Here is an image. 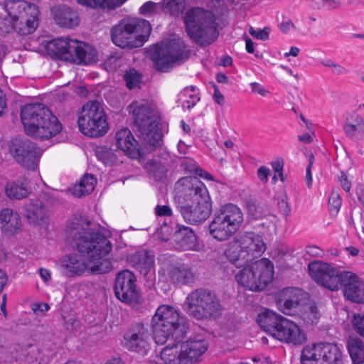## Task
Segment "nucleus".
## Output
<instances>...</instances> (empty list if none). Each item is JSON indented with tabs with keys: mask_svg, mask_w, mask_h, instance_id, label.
I'll list each match as a JSON object with an SVG mask.
<instances>
[{
	"mask_svg": "<svg viewBox=\"0 0 364 364\" xmlns=\"http://www.w3.org/2000/svg\"><path fill=\"white\" fill-rule=\"evenodd\" d=\"M68 237L73 239L80 254L73 253L60 259V266L68 277L82 275L90 262L97 263L90 267L93 273L105 274L112 268L111 262L100 261L109 253L112 245L96 224L82 215L74 216L68 225Z\"/></svg>",
	"mask_w": 364,
	"mask_h": 364,
	"instance_id": "obj_1",
	"label": "nucleus"
},
{
	"mask_svg": "<svg viewBox=\"0 0 364 364\" xmlns=\"http://www.w3.org/2000/svg\"><path fill=\"white\" fill-rule=\"evenodd\" d=\"M177 208L191 225L205 222L212 211V201L205 186L196 177H183L176 183Z\"/></svg>",
	"mask_w": 364,
	"mask_h": 364,
	"instance_id": "obj_2",
	"label": "nucleus"
},
{
	"mask_svg": "<svg viewBox=\"0 0 364 364\" xmlns=\"http://www.w3.org/2000/svg\"><path fill=\"white\" fill-rule=\"evenodd\" d=\"M1 5L8 16H0L1 34L15 31L26 36L37 29L40 14L37 5L25 0H4Z\"/></svg>",
	"mask_w": 364,
	"mask_h": 364,
	"instance_id": "obj_3",
	"label": "nucleus"
},
{
	"mask_svg": "<svg viewBox=\"0 0 364 364\" xmlns=\"http://www.w3.org/2000/svg\"><path fill=\"white\" fill-rule=\"evenodd\" d=\"M21 119L26 134L40 140L50 139L63 129L57 117L43 103L24 105L21 111Z\"/></svg>",
	"mask_w": 364,
	"mask_h": 364,
	"instance_id": "obj_4",
	"label": "nucleus"
},
{
	"mask_svg": "<svg viewBox=\"0 0 364 364\" xmlns=\"http://www.w3.org/2000/svg\"><path fill=\"white\" fill-rule=\"evenodd\" d=\"M188 328L186 318L170 305L159 306L151 318L153 338L158 345H164L168 340L181 342Z\"/></svg>",
	"mask_w": 364,
	"mask_h": 364,
	"instance_id": "obj_5",
	"label": "nucleus"
},
{
	"mask_svg": "<svg viewBox=\"0 0 364 364\" xmlns=\"http://www.w3.org/2000/svg\"><path fill=\"white\" fill-rule=\"evenodd\" d=\"M151 32L150 23L141 18L121 19L110 30L112 43L122 49L132 50L143 46Z\"/></svg>",
	"mask_w": 364,
	"mask_h": 364,
	"instance_id": "obj_6",
	"label": "nucleus"
},
{
	"mask_svg": "<svg viewBox=\"0 0 364 364\" xmlns=\"http://www.w3.org/2000/svg\"><path fill=\"white\" fill-rule=\"evenodd\" d=\"M187 34L200 46L211 44L218 36V23L213 14L200 7H193L183 16Z\"/></svg>",
	"mask_w": 364,
	"mask_h": 364,
	"instance_id": "obj_7",
	"label": "nucleus"
},
{
	"mask_svg": "<svg viewBox=\"0 0 364 364\" xmlns=\"http://www.w3.org/2000/svg\"><path fill=\"white\" fill-rule=\"evenodd\" d=\"M258 322L264 331L281 342L300 346L306 341V333L296 323L273 311L259 315Z\"/></svg>",
	"mask_w": 364,
	"mask_h": 364,
	"instance_id": "obj_8",
	"label": "nucleus"
},
{
	"mask_svg": "<svg viewBox=\"0 0 364 364\" xmlns=\"http://www.w3.org/2000/svg\"><path fill=\"white\" fill-rule=\"evenodd\" d=\"M129 112L134 117V129L145 144L156 147L161 145L162 132L159 127V117L148 105L132 102Z\"/></svg>",
	"mask_w": 364,
	"mask_h": 364,
	"instance_id": "obj_9",
	"label": "nucleus"
},
{
	"mask_svg": "<svg viewBox=\"0 0 364 364\" xmlns=\"http://www.w3.org/2000/svg\"><path fill=\"white\" fill-rule=\"evenodd\" d=\"M265 250L266 245L262 236L252 232H246L227 244L225 255L231 263L241 267L260 257Z\"/></svg>",
	"mask_w": 364,
	"mask_h": 364,
	"instance_id": "obj_10",
	"label": "nucleus"
},
{
	"mask_svg": "<svg viewBox=\"0 0 364 364\" xmlns=\"http://www.w3.org/2000/svg\"><path fill=\"white\" fill-rule=\"evenodd\" d=\"M184 311L196 320H209L219 317L223 307L219 298L207 289H197L190 293L184 303Z\"/></svg>",
	"mask_w": 364,
	"mask_h": 364,
	"instance_id": "obj_11",
	"label": "nucleus"
},
{
	"mask_svg": "<svg viewBox=\"0 0 364 364\" xmlns=\"http://www.w3.org/2000/svg\"><path fill=\"white\" fill-rule=\"evenodd\" d=\"M190 50L180 38L166 43L156 44L149 51V57L154 68L161 73L170 71L176 64H181L190 57Z\"/></svg>",
	"mask_w": 364,
	"mask_h": 364,
	"instance_id": "obj_12",
	"label": "nucleus"
},
{
	"mask_svg": "<svg viewBox=\"0 0 364 364\" xmlns=\"http://www.w3.org/2000/svg\"><path fill=\"white\" fill-rule=\"evenodd\" d=\"M243 220V213L237 205L225 204L214 213L209 233L218 241L227 240L240 229Z\"/></svg>",
	"mask_w": 364,
	"mask_h": 364,
	"instance_id": "obj_13",
	"label": "nucleus"
},
{
	"mask_svg": "<svg viewBox=\"0 0 364 364\" xmlns=\"http://www.w3.org/2000/svg\"><path fill=\"white\" fill-rule=\"evenodd\" d=\"M273 263L267 258H262L240 269L235 274L237 284L247 290L259 291L272 281Z\"/></svg>",
	"mask_w": 364,
	"mask_h": 364,
	"instance_id": "obj_14",
	"label": "nucleus"
},
{
	"mask_svg": "<svg viewBox=\"0 0 364 364\" xmlns=\"http://www.w3.org/2000/svg\"><path fill=\"white\" fill-rule=\"evenodd\" d=\"M77 124L80 131L90 137H100L109 129L107 114L102 103L97 100L87 102L82 107Z\"/></svg>",
	"mask_w": 364,
	"mask_h": 364,
	"instance_id": "obj_15",
	"label": "nucleus"
},
{
	"mask_svg": "<svg viewBox=\"0 0 364 364\" xmlns=\"http://www.w3.org/2000/svg\"><path fill=\"white\" fill-rule=\"evenodd\" d=\"M10 153L16 161L27 170L35 171L41 156V149L28 139H15L10 144Z\"/></svg>",
	"mask_w": 364,
	"mask_h": 364,
	"instance_id": "obj_16",
	"label": "nucleus"
},
{
	"mask_svg": "<svg viewBox=\"0 0 364 364\" xmlns=\"http://www.w3.org/2000/svg\"><path fill=\"white\" fill-rule=\"evenodd\" d=\"M136 281L135 275L128 269L118 273L114 287L116 297L129 304H139L141 296L136 290Z\"/></svg>",
	"mask_w": 364,
	"mask_h": 364,
	"instance_id": "obj_17",
	"label": "nucleus"
},
{
	"mask_svg": "<svg viewBox=\"0 0 364 364\" xmlns=\"http://www.w3.org/2000/svg\"><path fill=\"white\" fill-rule=\"evenodd\" d=\"M340 272L341 270L321 261H314L309 264V273L312 279L331 291L338 290Z\"/></svg>",
	"mask_w": 364,
	"mask_h": 364,
	"instance_id": "obj_18",
	"label": "nucleus"
},
{
	"mask_svg": "<svg viewBox=\"0 0 364 364\" xmlns=\"http://www.w3.org/2000/svg\"><path fill=\"white\" fill-rule=\"evenodd\" d=\"M125 345L129 350L142 352L149 346V333L141 323H135L129 328L124 336Z\"/></svg>",
	"mask_w": 364,
	"mask_h": 364,
	"instance_id": "obj_19",
	"label": "nucleus"
},
{
	"mask_svg": "<svg viewBox=\"0 0 364 364\" xmlns=\"http://www.w3.org/2000/svg\"><path fill=\"white\" fill-rule=\"evenodd\" d=\"M185 364L196 362L208 349L207 341L200 336L190 338L188 341L179 343Z\"/></svg>",
	"mask_w": 364,
	"mask_h": 364,
	"instance_id": "obj_20",
	"label": "nucleus"
},
{
	"mask_svg": "<svg viewBox=\"0 0 364 364\" xmlns=\"http://www.w3.org/2000/svg\"><path fill=\"white\" fill-rule=\"evenodd\" d=\"M164 270L167 281L176 286L186 285L195 280V274L192 268L185 264L171 263Z\"/></svg>",
	"mask_w": 364,
	"mask_h": 364,
	"instance_id": "obj_21",
	"label": "nucleus"
},
{
	"mask_svg": "<svg viewBox=\"0 0 364 364\" xmlns=\"http://www.w3.org/2000/svg\"><path fill=\"white\" fill-rule=\"evenodd\" d=\"M50 12L55 23L60 27L73 28L80 23L78 12L66 4L54 6Z\"/></svg>",
	"mask_w": 364,
	"mask_h": 364,
	"instance_id": "obj_22",
	"label": "nucleus"
},
{
	"mask_svg": "<svg viewBox=\"0 0 364 364\" xmlns=\"http://www.w3.org/2000/svg\"><path fill=\"white\" fill-rule=\"evenodd\" d=\"M71 45L73 59H69L68 62L78 65H88L97 61V51L90 45L76 40L71 41Z\"/></svg>",
	"mask_w": 364,
	"mask_h": 364,
	"instance_id": "obj_23",
	"label": "nucleus"
},
{
	"mask_svg": "<svg viewBox=\"0 0 364 364\" xmlns=\"http://www.w3.org/2000/svg\"><path fill=\"white\" fill-rule=\"evenodd\" d=\"M24 214L28 222L33 225L46 223L48 219V209L39 199H32L24 205Z\"/></svg>",
	"mask_w": 364,
	"mask_h": 364,
	"instance_id": "obj_24",
	"label": "nucleus"
},
{
	"mask_svg": "<svg viewBox=\"0 0 364 364\" xmlns=\"http://www.w3.org/2000/svg\"><path fill=\"white\" fill-rule=\"evenodd\" d=\"M173 237L178 250H194L198 246L196 235L191 228L177 225Z\"/></svg>",
	"mask_w": 364,
	"mask_h": 364,
	"instance_id": "obj_25",
	"label": "nucleus"
},
{
	"mask_svg": "<svg viewBox=\"0 0 364 364\" xmlns=\"http://www.w3.org/2000/svg\"><path fill=\"white\" fill-rule=\"evenodd\" d=\"M117 146L132 158L140 155V146L128 128L119 130L115 135Z\"/></svg>",
	"mask_w": 364,
	"mask_h": 364,
	"instance_id": "obj_26",
	"label": "nucleus"
},
{
	"mask_svg": "<svg viewBox=\"0 0 364 364\" xmlns=\"http://www.w3.org/2000/svg\"><path fill=\"white\" fill-rule=\"evenodd\" d=\"M71 41L73 39L58 38L47 43L46 49L50 55L69 61L71 57Z\"/></svg>",
	"mask_w": 364,
	"mask_h": 364,
	"instance_id": "obj_27",
	"label": "nucleus"
},
{
	"mask_svg": "<svg viewBox=\"0 0 364 364\" xmlns=\"http://www.w3.org/2000/svg\"><path fill=\"white\" fill-rule=\"evenodd\" d=\"M130 262L141 274L146 277L154 269V257L150 252L141 250L130 257Z\"/></svg>",
	"mask_w": 364,
	"mask_h": 364,
	"instance_id": "obj_28",
	"label": "nucleus"
},
{
	"mask_svg": "<svg viewBox=\"0 0 364 364\" xmlns=\"http://www.w3.org/2000/svg\"><path fill=\"white\" fill-rule=\"evenodd\" d=\"M0 223L2 230L9 234L14 235L21 228L19 214L10 208H4L0 212Z\"/></svg>",
	"mask_w": 364,
	"mask_h": 364,
	"instance_id": "obj_29",
	"label": "nucleus"
},
{
	"mask_svg": "<svg viewBox=\"0 0 364 364\" xmlns=\"http://www.w3.org/2000/svg\"><path fill=\"white\" fill-rule=\"evenodd\" d=\"M326 343L306 346L301 351V364H320Z\"/></svg>",
	"mask_w": 364,
	"mask_h": 364,
	"instance_id": "obj_30",
	"label": "nucleus"
},
{
	"mask_svg": "<svg viewBox=\"0 0 364 364\" xmlns=\"http://www.w3.org/2000/svg\"><path fill=\"white\" fill-rule=\"evenodd\" d=\"M172 343H169L161 351V358L165 364H185L183 362V355L179 347L181 342L170 340Z\"/></svg>",
	"mask_w": 364,
	"mask_h": 364,
	"instance_id": "obj_31",
	"label": "nucleus"
},
{
	"mask_svg": "<svg viewBox=\"0 0 364 364\" xmlns=\"http://www.w3.org/2000/svg\"><path fill=\"white\" fill-rule=\"evenodd\" d=\"M127 0H76L77 4L87 9L102 11H112L122 4Z\"/></svg>",
	"mask_w": 364,
	"mask_h": 364,
	"instance_id": "obj_32",
	"label": "nucleus"
},
{
	"mask_svg": "<svg viewBox=\"0 0 364 364\" xmlns=\"http://www.w3.org/2000/svg\"><path fill=\"white\" fill-rule=\"evenodd\" d=\"M320 364H344L343 355L337 345L326 343Z\"/></svg>",
	"mask_w": 364,
	"mask_h": 364,
	"instance_id": "obj_33",
	"label": "nucleus"
},
{
	"mask_svg": "<svg viewBox=\"0 0 364 364\" xmlns=\"http://www.w3.org/2000/svg\"><path fill=\"white\" fill-rule=\"evenodd\" d=\"M343 132L350 139H360L364 138V119L355 114L350 122L343 125Z\"/></svg>",
	"mask_w": 364,
	"mask_h": 364,
	"instance_id": "obj_34",
	"label": "nucleus"
},
{
	"mask_svg": "<svg viewBox=\"0 0 364 364\" xmlns=\"http://www.w3.org/2000/svg\"><path fill=\"white\" fill-rule=\"evenodd\" d=\"M6 195L12 200H21L27 198L30 191L26 186L21 181H9L5 187Z\"/></svg>",
	"mask_w": 364,
	"mask_h": 364,
	"instance_id": "obj_35",
	"label": "nucleus"
},
{
	"mask_svg": "<svg viewBox=\"0 0 364 364\" xmlns=\"http://www.w3.org/2000/svg\"><path fill=\"white\" fill-rule=\"evenodd\" d=\"M348 350L353 364L364 363V343L359 339L348 342Z\"/></svg>",
	"mask_w": 364,
	"mask_h": 364,
	"instance_id": "obj_36",
	"label": "nucleus"
},
{
	"mask_svg": "<svg viewBox=\"0 0 364 364\" xmlns=\"http://www.w3.org/2000/svg\"><path fill=\"white\" fill-rule=\"evenodd\" d=\"M186 0H162L161 11L170 16H179L186 9Z\"/></svg>",
	"mask_w": 364,
	"mask_h": 364,
	"instance_id": "obj_37",
	"label": "nucleus"
},
{
	"mask_svg": "<svg viewBox=\"0 0 364 364\" xmlns=\"http://www.w3.org/2000/svg\"><path fill=\"white\" fill-rule=\"evenodd\" d=\"M344 296L353 302L364 303V283L363 281L360 280L353 288H348L344 291Z\"/></svg>",
	"mask_w": 364,
	"mask_h": 364,
	"instance_id": "obj_38",
	"label": "nucleus"
},
{
	"mask_svg": "<svg viewBox=\"0 0 364 364\" xmlns=\"http://www.w3.org/2000/svg\"><path fill=\"white\" fill-rule=\"evenodd\" d=\"M361 280L358 276L352 272L341 271L338 278V289L343 287V291L353 288V287L358 284Z\"/></svg>",
	"mask_w": 364,
	"mask_h": 364,
	"instance_id": "obj_39",
	"label": "nucleus"
},
{
	"mask_svg": "<svg viewBox=\"0 0 364 364\" xmlns=\"http://www.w3.org/2000/svg\"><path fill=\"white\" fill-rule=\"evenodd\" d=\"M319 312L314 304H308L303 307L301 318L307 324H316L319 319Z\"/></svg>",
	"mask_w": 364,
	"mask_h": 364,
	"instance_id": "obj_40",
	"label": "nucleus"
},
{
	"mask_svg": "<svg viewBox=\"0 0 364 364\" xmlns=\"http://www.w3.org/2000/svg\"><path fill=\"white\" fill-rule=\"evenodd\" d=\"M126 85L129 90L140 87L142 82V75L134 68L127 70L124 75Z\"/></svg>",
	"mask_w": 364,
	"mask_h": 364,
	"instance_id": "obj_41",
	"label": "nucleus"
},
{
	"mask_svg": "<svg viewBox=\"0 0 364 364\" xmlns=\"http://www.w3.org/2000/svg\"><path fill=\"white\" fill-rule=\"evenodd\" d=\"M277 306L278 309L286 315H291L299 305L296 304V302L288 297H284L279 293L278 294V298L277 300Z\"/></svg>",
	"mask_w": 364,
	"mask_h": 364,
	"instance_id": "obj_42",
	"label": "nucleus"
},
{
	"mask_svg": "<svg viewBox=\"0 0 364 364\" xmlns=\"http://www.w3.org/2000/svg\"><path fill=\"white\" fill-rule=\"evenodd\" d=\"M280 294L284 296V297H288L291 300H293L296 302V304L300 305L302 301V299H306L307 296V294L304 292L302 290L294 288V287H288L282 289L279 292Z\"/></svg>",
	"mask_w": 364,
	"mask_h": 364,
	"instance_id": "obj_43",
	"label": "nucleus"
},
{
	"mask_svg": "<svg viewBox=\"0 0 364 364\" xmlns=\"http://www.w3.org/2000/svg\"><path fill=\"white\" fill-rule=\"evenodd\" d=\"M163 12L161 1L156 3L151 1H146L139 8L140 14L145 16H151Z\"/></svg>",
	"mask_w": 364,
	"mask_h": 364,
	"instance_id": "obj_44",
	"label": "nucleus"
},
{
	"mask_svg": "<svg viewBox=\"0 0 364 364\" xmlns=\"http://www.w3.org/2000/svg\"><path fill=\"white\" fill-rule=\"evenodd\" d=\"M182 165L185 169L190 173H195L200 177H203L209 180H213L212 176L202 168L198 167L194 161L190 159H186L182 161Z\"/></svg>",
	"mask_w": 364,
	"mask_h": 364,
	"instance_id": "obj_45",
	"label": "nucleus"
},
{
	"mask_svg": "<svg viewBox=\"0 0 364 364\" xmlns=\"http://www.w3.org/2000/svg\"><path fill=\"white\" fill-rule=\"evenodd\" d=\"M247 209L248 214L256 220L263 218L266 214L263 207L255 202L248 203Z\"/></svg>",
	"mask_w": 364,
	"mask_h": 364,
	"instance_id": "obj_46",
	"label": "nucleus"
},
{
	"mask_svg": "<svg viewBox=\"0 0 364 364\" xmlns=\"http://www.w3.org/2000/svg\"><path fill=\"white\" fill-rule=\"evenodd\" d=\"M84 186L86 195H89L95 188L96 179L92 174H85L80 181Z\"/></svg>",
	"mask_w": 364,
	"mask_h": 364,
	"instance_id": "obj_47",
	"label": "nucleus"
},
{
	"mask_svg": "<svg viewBox=\"0 0 364 364\" xmlns=\"http://www.w3.org/2000/svg\"><path fill=\"white\" fill-rule=\"evenodd\" d=\"M249 33L254 38L262 41H266L269 38L270 28L265 27L263 29L255 30L253 27L249 28Z\"/></svg>",
	"mask_w": 364,
	"mask_h": 364,
	"instance_id": "obj_48",
	"label": "nucleus"
},
{
	"mask_svg": "<svg viewBox=\"0 0 364 364\" xmlns=\"http://www.w3.org/2000/svg\"><path fill=\"white\" fill-rule=\"evenodd\" d=\"M352 323L356 333L364 338V315H354Z\"/></svg>",
	"mask_w": 364,
	"mask_h": 364,
	"instance_id": "obj_49",
	"label": "nucleus"
},
{
	"mask_svg": "<svg viewBox=\"0 0 364 364\" xmlns=\"http://www.w3.org/2000/svg\"><path fill=\"white\" fill-rule=\"evenodd\" d=\"M97 156L105 164L112 163L115 159L114 154L107 148H102L98 150Z\"/></svg>",
	"mask_w": 364,
	"mask_h": 364,
	"instance_id": "obj_50",
	"label": "nucleus"
},
{
	"mask_svg": "<svg viewBox=\"0 0 364 364\" xmlns=\"http://www.w3.org/2000/svg\"><path fill=\"white\" fill-rule=\"evenodd\" d=\"M328 202L331 208H333L334 210L337 213L342 204V200L338 194V193L336 191H332L328 199Z\"/></svg>",
	"mask_w": 364,
	"mask_h": 364,
	"instance_id": "obj_51",
	"label": "nucleus"
},
{
	"mask_svg": "<svg viewBox=\"0 0 364 364\" xmlns=\"http://www.w3.org/2000/svg\"><path fill=\"white\" fill-rule=\"evenodd\" d=\"M279 211L285 216H289L291 213V207L287 201V197L285 196L278 202Z\"/></svg>",
	"mask_w": 364,
	"mask_h": 364,
	"instance_id": "obj_52",
	"label": "nucleus"
},
{
	"mask_svg": "<svg viewBox=\"0 0 364 364\" xmlns=\"http://www.w3.org/2000/svg\"><path fill=\"white\" fill-rule=\"evenodd\" d=\"M155 213L157 216H171L172 215V210L170 206L164 205H158L155 208Z\"/></svg>",
	"mask_w": 364,
	"mask_h": 364,
	"instance_id": "obj_53",
	"label": "nucleus"
},
{
	"mask_svg": "<svg viewBox=\"0 0 364 364\" xmlns=\"http://www.w3.org/2000/svg\"><path fill=\"white\" fill-rule=\"evenodd\" d=\"M71 193L75 197L81 198L87 196L85 192L84 186H82V183L80 181L78 183L75 184L71 188Z\"/></svg>",
	"mask_w": 364,
	"mask_h": 364,
	"instance_id": "obj_54",
	"label": "nucleus"
},
{
	"mask_svg": "<svg viewBox=\"0 0 364 364\" xmlns=\"http://www.w3.org/2000/svg\"><path fill=\"white\" fill-rule=\"evenodd\" d=\"M250 87L252 92L258 93L259 95L264 97L269 94V91L267 90L262 85L257 82L250 83Z\"/></svg>",
	"mask_w": 364,
	"mask_h": 364,
	"instance_id": "obj_55",
	"label": "nucleus"
},
{
	"mask_svg": "<svg viewBox=\"0 0 364 364\" xmlns=\"http://www.w3.org/2000/svg\"><path fill=\"white\" fill-rule=\"evenodd\" d=\"M269 175V169L267 167L262 166L257 169V176L262 182L267 183Z\"/></svg>",
	"mask_w": 364,
	"mask_h": 364,
	"instance_id": "obj_56",
	"label": "nucleus"
},
{
	"mask_svg": "<svg viewBox=\"0 0 364 364\" xmlns=\"http://www.w3.org/2000/svg\"><path fill=\"white\" fill-rule=\"evenodd\" d=\"M358 237L362 239L364 238V214L360 213L359 221L357 222L355 226Z\"/></svg>",
	"mask_w": 364,
	"mask_h": 364,
	"instance_id": "obj_57",
	"label": "nucleus"
},
{
	"mask_svg": "<svg viewBox=\"0 0 364 364\" xmlns=\"http://www.w3.org/2000/svg\"><path fill=\"white\" fill-rule=\"evenodd\" d=\"M339 182L341 186L344 191L346 192H350L351 188V183L348 181L347 176L343 172H341V175L339 177Z\"/></svg>",
	"mask_w": 364,
	"mask_h": 364,
	"instance_id": "obj_58",
	"label": "nucleus"
},
{
	"mask_svg": "<svg viewBox=\"0 0 364 364\" xmlns=\"http://www.w3.org/2000/svg\"><path fill=\"white\" fill-rule=\"evenodd\" d=\"M306 253L314 257H321L323 252L316 245H309L306 247Z\"/></svg>",
	"mask_w": 364,
	"mask_h": 364,
	"instance_id": "obj_59",
	"label": "nucleus"
},
{
	"mask_svg": "<svg viewBox=\"0 0 364 364\" xmlns=\"http://www.w3.org/2000/svg\"><path fill=\"white\" fill-rule=\"evenodd\" d=\"M214 87V94H213V99L216 103H218L219 105H223L225 103V97L220 92L218 87L213 84Z\"/></svg>",
	"mask_w": 364,
	"mask_h": 364,
	"instance_id": "obj_60",
	"label": "nucleus"
},
{
	"mask_svg": "<svg viewBox=\"0 0 364 364\" xmlns=\"http://www.w3.org/2000/svg\"><path fill=\"white\" fill-rule=\"evenodd\" d=\"M118 58L114 55L109 56L105 62V65L108 70L115 69L117 67V61Z\"/></svg>",
	"mask_w": 364,
	"mask_h": 364,
	"instance_id": "obj_61",
	"label": "nucleus"
},
{
	"mask_svg": "<svg viewBox=\"0 0 364 364\" xmlns=\"http://www.w3.org/2000/svg\"><path fill=\"white\" fill-rule=\"evenodd\" d=\"M50 309L49 305L47 303H36L33 304L32 309L34 312L41 311L46 312Z\"/></svg>",
	"mask_w": 364,
	"mask_h": 364,
	"instance_id": "obj_62",
	"label": "nucleus"
},
{
	"mask_svg": "<svg viewBox=\"0 0 364 364\" xmlns=\"http://www.w3.org/2000/svg\"><path fill=\"white\" fill-rule=\"evenodd\" d=\"M279 29L282 33H288L291 28L294 27L291 21H283L279 25Z\"/></svg>",
	"mask_w": 364,
	"mask_h": 364,
	"instance_id": "obj_63",
	"label": "nucleus"
},
{
	"mask_svg": "<svg viewBox=\"0 0 364 364\" xmlns=\"http://www.w3.org/2000/svg\"><path fill=\"white\" fill-rule=\"evenodd\" d=\"M271 166L275 173L281 172L284 168V161L281 159L271 162Z\"/></svg>",
	"mask_w": 364,
	"mask_h": 364,
	"instance_id": "obj_64",
	"label": "nucleus"
}]
</instances>
